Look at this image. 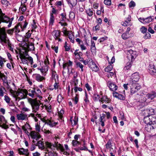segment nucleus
Returning <instances> with one entry per match:
<instances>
[{"instance_id":"473e14b6","label":"nucleus","mask_w":156,"mask_h":156,"mask_svg":"<svg viewBox=\"0 0 156 156\" xmlns=\"http://www.w3.org/2000/svg\"><path fill=\"white\" fill-rule=\"evenodd\" d=\"M73 89L74 90L75 93V94H78L77 92L78 91H82L83 90V89L81 87H78L77 86L74 87L73 88H72L71 91V95H73Z\"/></svg>"},{"instance_id":"ea45409f","label":"nucleus","mask_w":156,"mask_h":156,"mask_svg":"<svg viewBox=\"0 0 156 156\" xmlns=\"http://www.w3.org/2000/svg\"><path fill=\"white\" fill-rule=\"evenodd\" d=\"M131 16L129 15L128 17L126 18V20L123 23L122 25L124 26H126L129 25V22L131 21Z\"/></svg>"},{"instance_id":"e2e57ef3","label":"nucleus","mask_w":156,"mask_h":156,"mask_svg":"<svg viewBox=\"0 0 156 156\" xmlns=\"http://www.w3.org/2000/svg\"><path fill=\"white\" fill-rule=\"evenodd\" d=\"M100 27L99 24H97L96 26L94 27L93 28V30L94 31H96L99 30L100 29Z\"/></svg>"},{"instance_id":"412c9836","label":"nucleus","mask_w":156,"mask_h":156,"mask_svg":"<svg viewBox=\"0 0 156 156\" xmlns=\"http://www.w3.org/2000/svg\"><path fill=\"white\" fill-rule=\"evenodd\" d=\"M113 95L114 97H115L120 100H124L125 99V98L124 95L120 94L116 92H113Z\"/></svg>"},{"instance_id":"69168bd1","label":"nucleus","mask_w":156,"mask_h":156,"mask_svg":"<svg viewBox=\"0 0 156 156\" xmlns=\"http://www.w3.org/2000/svg\"><path fill=\"white\" fill-rule=\"evenodd\" d=\"M70 41L73 43H74V37L73 35L69 34L68 37Z\"/></svg>"},{"instance_id":"4d7b16f0","label":"nucleus","mask_w":156,"mask_h":156,"mask_svg":"<svg viewBox=\"0 0 156 156\" xmlns=\"http://www.w3.org/2000/svg\"><path fill=\"white\" fill-rule=\"evenodd\" d=\"M30 126L29 124L28 123H26L25 125L22 126V129L24 131L27 129H30Z\"/></svg>"},{"instance_id":"338daca9","label":"nucleus","mask_w":156,"mask_h":156,"mask_svg":"<svg viewBox=\"0 0 156 156\" xmlns=\"http://www.w3.org/2000/svg\"><path fill=\"white\" fill-rule=\"evenodd\" d=\"M136 4L133 1H131L129 4V8L134 7L135 6Z\"/></svg>"},{"instance_id":"8fccbe9b","label":"nucleus","mask_w":156,"mask_h":156,"mask_svg":"<svg viewBox=\"0 0 156 156\" xmlns=\"http://www.w3.org/2000/svg\"><path fill=\"white\" fill-rule=\"evenodd\" d=\"M74 55L75 56V58L76 59H77L78 58H79V57H81L83 55V53L81 52H76L75 51L74 53Z\"/></svg>"},{"instance_id":"09e8293b","label":"nucleus","mask_w":156,"mask_h":156,"mask_svg":"<svg viewBox=\"0 0 156 156\" xmlns=\"http://www.w3.org/2000/svg\"><path fill=\"white\" fill-rule=\"evenodd\" d=\"M58 142H57V143H56V145H57V146L56 147V149L58 150V149H59L61 152H63V150L64 149L63 146L61 144H58Z\"/></svg>"},{"instance_id":"20e7f679","label":"nucleus","mask_w":156,"mask_h":156,"mask_svg":"<svg viewBox=\"0 0 156 156\" xmlns=\"http://www.w3.org/2000/svg\"><path fill=\"white\" fill-rule=\"evenodd\" d=\"M27 95V91L25 89H19L16 92V95L15 97L16 100H19L25 98Z\"/></svg>"},{"instance_id":"c03bdc74","label":"nucleus","mask_w":156,"mask_h":156,"mask_svg":"<svg viewBox=\"0 0 156 156\" xmlns=\"http://www.w3.org/2000/svg\"><path fill=\"white\" fill-rule=\"evenodd\" d=\"M96 50L95 43L94 41H91V51L92 52H94Z\"/></svg>"},{"instance_id":"9b49d317","label":"nucleus","mask_w":156,"mask_h":156,"mask_svg":"<svg viewBox=\"0 0 156 156\" xmlns=\"http://www.w3.org/2000/svg\"><path fill=\"white\" fill-rule=\"evenodd\" d=\"M7 122L4 116L0 115V127L5 129L9 128L8 125L7 124Z\"/></svg>"},{"instance_id":"13d9d810","label":"nucleus","mask_w":156,"mask_h":156,"mask_svg":"<svg viewBox=\"0 0 156 156\" xmlns=\"http://www.w3.org/2000/svg\"><path fill=\"white\" fill-rule=\"evenodd\" d=\"M87 14L90 16H91L93 14V12L91 9L89 8L86 11Z\"/></svg>"},{"instance_id":"6e6552de","label":"nucleus","mask_w":156,"mask_h":156,"mask_svg":"<svg viewBox=\"0 0 156 156\" xmlns=\"http://www.w3.org/2000/svg\"><path fill=\"white\" fill-rule=\"evenodd\" d=\"M125 51L127 55V57L131 58V61L133 62L137 56L136 52L130 49H127Z\"/></svg>"},{"instance_id":"49530a36","label":"nucleus","mask_w":156,"mask_h":156,"mask_svg":"<svg viewBox=\"0 0 156 156\" xmlns=\"http://www.w3.org/2000/svg\"><path fill=\"white\" fill-rule=\"evenodd\" d=\"M93 100L94 101H98V100L99 101V100L101 99H100V95L97 93H95L94 94L93 97Z\"/></svg>"},{"instance_id":"ddd939ff","label":"nucleus","mask_w":156,"mask_h":156,"mask_svg":"<svg viewBox=\"0 0 156 156\" xmlns=\"http://www.w3.org/2000/svg\"><path fill=\"white\" fill-rule=\"evenodd\" d=\"M147 70L151 75H155L156 74V66H155L154 63L151 62L148 66Z\"/></svg>"},{"instance_id":"0e129e2a","label":"nucleus","mask_w":156,"mask_h":156,"mask_svg":"<svg viewBox=\"0 0 156 156\" xmlns=\"http://www.w3.org/2000/svg\"><path fill=\"white\" fill-rule=\"evenodd\" d=\"M20 9L22 12H24L26 10V6L25 4H21Z\"/></svg>"},{"instance_id":"39448f33","label":"nucleus","mask_w":156,"mask_h":156,"mask_svg":"<svg viewBox=\"0 0 156 156\" xmlns=\"http://www.w3.org/2000/svg\"><path fill=\"white\" fill-rule=\"evenodd\" d=\"M129 86L130 87V92L131 94L135 93L138 90L140 89V86L137 82L130 81Z\"/></svg>"},{"instance_id":"a878e982","label":"nucleus","mask_w":156,"mask_h":156,"mask_svg":"<svg viewBox=\"0 0 156 156\" xmlns=\"http://www.w3.org/2000/svg\"><path fill=\"white\" fill-rule=\"evenodd\" d=\"M106 116V115L103 113L101 115H100V117L99 119V122L101 123V125L102 126H105L104 122L105 121V117Z\"/></svg>"},{"instance_id":"393cba45","label":"nucleus","mask_w":156,"mask_h":156,"mask_svg":"<svg viewBox=\"0 0 156 156\" xmlns=\"http://www.w3.org/2000/svg\"><path fill=\"white\" fill-rule=\"evenodd\" d=\"M33 76L34 78L38 82L41 81L44 79V77L38 74H34L33 75Z\"/></svg>"},{"instance_id":"cd10ccee","label":"nucleus","mask_w":156,"mask_h":156,"mask_svg":"<svg viewBox=\"0 0 156 156\" xmlns=\"http://www.w3.org/2000/svg\"><path fill=\"white\" fill-rule=\"evenodd\" d=\"M156 96V92H152L147 94L146 95V98L148 99L152 100Z\"/></svg>"},{"instance_id":"f8f14e48","label":"nucleus","mask_w":156,"mask_h":156,"mask_svg":"<svg viewBox=\"0 0 156 156\" xmlns=\"http://www.w3.org/2000/svg\"><path fill=\"white\" fill-rule=\"evenodd\" d=\"M107 86L109 88L110 90L115 92L118 88V86L115 83L111 81H108L107 83Z\"/></svg>"},{"instance_id":"680f3d73","label":"nucleus","mask_w":156,"mask_h":156,"mask_svg":"<svg viewBox=\"0 0 156 156\" xmlns=\"http://www.w3.org/2000/svg\"><path fill=\"white\" fill-rule=\"evenodd\" d=\"M112 66L110 64L109 66H108L105 69V71L107 72H109L112 70Z\"/></svg>"},{"instance_id":"6e6d98bb","label":"nucleus","mask_w":156,"mask_h":156,"mask_svg":"<svg viewBox=\"0 0 156 156\" xmlns=\"http://www.w3.org/2000/svg\"><path fill=\"white\" fill-rule=\"evenodd\" d=\"M129 34L125 32L122 35V37L124 40H126L129 38Z\"/></svg>"},{"instance_id":"58836bf2","label":"nucleus","mask_w":156,"mask_h":156,"mask_svg":"<svg viewBox=\"0 0 156 156\" xmlns=\"http://www.w3.org/2000/svg\"><path fill=\"white\" fill-rule=\"evenodd\" d=\"M52 34L56 38L60 37V33L58 30H55L52 32Z\"/></svg>"},{"instance_id":"c9c22d12","label":"nucleus","mask_w":156,"mask_h":156,"mask_svg":"<svg viewBox=\"0 0 156 156\" xmlns=\"http://www.w3.org/2000/svg\"><path fill=\"white\" fill-rule=\"evenodd\" d=\"M21 30V28L20 26V25L18 24L16 25L13 28V30L16 34H17Z\"/></svg>"},{"instance_id":"c756f323","label":"nucleus","mask_w":156,"mask_h":156,"mask_svg":"<svg viewBox=\"0 0 156 156\" xmlns=\"http://www.w3.org/2000/svg\"><path fill=\"white\" fill-rule=\"evenodd\" d=\"M150 122L151 124H152L153 125V127L156 128V117L155 116H151L149 118Z\"/></svg>"},{"instance_id":"bb28decb","label":"nucleus","mask_w":156,"mask_h":156,"mask_svg":"<svg viewBox=\"0 0 156 156\" xmlns=\"http://www.w3.org/2000/svg\"><path fill=\"white\" fill-rule=\"evenodd\" d=\"M58 79V76L55 71L52 70L51 80L52 82H56V80Z\"/></svg>"},{"instance_id":"052dcab7","label":"nucleus","mask_w":156,"mask_h":156,"mask_svg":"<svg viewBox=\"0 0 156 156\" xmlns=\"http://www.w3.org/2000/svg\"><path fill=\"white\" fill-rule=\"evenodd\" d=\"M79 149L81 151H87V150H88V149L85 146V143L84 142L83 145V147H79Z\"/></svg>"},{"instance_id":"79ce46f5","label":"nucleus","mask_w":156,"mask_h":156,"mask_svg":"<svg viewBox=\"0 0 156 156\" xmlns=\"http://www.w3.org/2000/svg\"><path fill=\"white\" fill-rule=\"evenodd\" d=\"M20 58L21 59L22 62L24 64H27L28 63V61L26 58H25L23 55H20Z\"/></svg>"},{"instance_id":"dca6fc26","label":"nucleus","mask_w":156,"mask_h":156,"mask_svg":"<svg viewBox=\"0 0 156 156\" xmlns=\"http://www.w3.org/2000/svg\"><path fill=\"white\" fill-rule=\"evenodd\" d=\"M16 117L18 120H25L27 119V115L24 113H21L16 115Z\"/></svg>"},{"instance_id":"3c124183","label":"nucleus","mask_w":156,"mask_h":156,"mask_svg":"<svg viewBox=\"0 0 156 156\" xmlns=\"http://www.w3.org/2000/svg\"><path fill=\"white\" fill-rule=\"evenodd\" d=\"M5 90V88L2 86L0 87V97H2L4 96V94L5 93L4 90Z\"/></svg>"},{"instance_id":"de8ad7c7","label":"nucleus","mask_w":156,"mask_h":156,"mask_svg":"<svg viewBox=\"0 0 156 156\" xmlns=\"http://www.w3.org/2000/svg\"><path fill=\"white\" fill-rule=\"evenodd\" d=\"M75 62L76 67L80 68L81 69V71L83 72V66L80 62Z\"/></svg>"},{"instance_id":"423d86ee","label":"nucleus","mask_w":156,"mask_h":156,"mask_svg":"<svg viewBox=\"0 0 156 156\" xmlns=\"http://www.w3.org/2000/svg\"><path fill=\"white\" fill-rule=\"evenodd\" d=\"M46 59H45L44 61V65L43 67L41 68H38V70H40L42 75L45 76L46 73L48 72V69L49 59L48 56H46Z\"/></svg>"},{"instance_id":"a18cd8bd","label":"nucleus","mask_w":156,"mask_h":156,"mask_svg":"<svg viewBox=\"0 0 156 156\" xmlns=\"http://www.w3.org/2000/svg\"><path fill=\"white\" fill-rule=\"evenodd\" d=\"M153 127V125L152 124H151L150 122H149V124L147 125V126L145 127V128L146 130L148 131H150L151 129L156 128H155V127Z\"/></svg>"},{"instance_id":"5701e85b","label":"nucleus","mask_w":156,"mask_h":156,"mask_svg":"<svg viewBox=\"0 0 156 156\" xmlns=\"http://www.w3.org/2000/svg\"><path fill=\"white\" fill-rule=\"evenodd\" d=\"M38 111H37V112ZM33 112V111H32ZM34 113H31L30 114V116L34 118L35 121L36 122H37L38 120V119L37 118V117H38L39 118H40L41 120V119H43V118H41V115L40 114L38 113V112H33Z\"/></svg>"},{"instance_id":"4c0bfd02","label":"nucleus","mask_w":156,"mask_h":156,"mask_svg":"<svg viewBox=\"0 0 156 156\" xmlns=\"http://www.w3.org/2000/svg\"><path fill=\"white\" fill-rule=\"evenodd\" d=\"M72 117H71L70 119V121L71 122L72 125L73 126H74L77 124L78 122V118L76 116L74 117L73 119V122L72 120Z\"/></svg>"},{"instance_id":"603ef678","label":"nucleus","mask_w":156,"mask_h":156,"mask_svg":"<svg viewBox=\"0 0 156 156\" xmlns=\"http://www.w3.org/2000/svg\"><path fill=\"white\" fill-rule=\"evenodd\" d=\"M76 94V96L74 97V98L73 99V100L74 101V104L75 105H76L77 104L78 101H79V95L78 94Z\"/></svg>"},{"instance_id":"2eb2a0df","label":"nucleus","mask_w":156,"mask_h":156,"mask_svg":"<svg viewBox=\"0 0 156 156\" xmlns=\"http://www.w3.org/2000/svg\"><path fill=\"white\" fill-rule=\"evenodd\" d=\"M57 11L54 8H53L51 12L50 13V18L49 22V25H52L54 22L55 18L53 16V14H56Z\"/></svg>"},{"instance_id":"1a4fd4ad","label":"nucleus","mask_w":156,"mask_h":156,"mask_svg":"<svg viewBox=\"0 0 156 156\" xmlns=\"http://www.w3.org/2000/svg\"><path fill=\"white\" fill-rule=\"evenodd\" d=\"M30 135L31 139H33L32 142L34 143H36L39 139L41 138V136L38 132L34 131H32L30 132Z\"/></svg>"},{"instance_id":"f3484780","label":"nucleus","mask_w":156,"mask_h":156,"mask_svg":"<svg viewBox=\"0 0 156 156\" xmlns=\"http://www.w3.org/2000/svg\"><path fill=\"white\" fill-rule=\"evenodd\" d=\"M112 139H109L105 145L106 149L109 150V152H112L113 150H115V149H113V148L112 147Z\"/></svg>"},{"instance_id":"774afa93","label":"nucleus","mask_w":156,"mask_h":156,"mask_svg":"<svg viewBox=\"0 0 156 156\" xmlns=\"http://www.w3.org/2000/svg\"><path fill=\"white\" fill-rule=\"evenodd\" d=\"M49 156H58V154L56 152V151L55 152L54 151L53 152L52 151H49Z\"/></svg>"},{"instance_id":"f257e3e1","label":"nucleus","mask_w":156,"mask_h":156,"mask_svg":"<svg viewBox=\"0 0 156 156\" xmlns=\"http://www.w3.org/2000/svg\"><path fill=\"white\" fill-rule=\"evenodd\" d=\"M36 99H30L29 101L30 104L33 112H36L39 109L42 97L41 96V92L38 88L34 89Z\"/></svg>"},{"instance_id":"e433bc0d","label":"nucleus","mask_w":156,"mask_h":156,"mask_svg":"<svg viewBox=\"0 0 156 156\" xmlns=\"http://www.w3.org/2000/svg\"><path fill=\"white\" fill-rule=\"evenodd\" d=\"M18 24L20 25V26L21 28V31H23L24 29L26 28L28 23L25 21V22H22Z\"/></svg>"},{"instance_id":"864d4df0","label":"nucleus","mask_w":156,"mask_h":156,"mask_svg":"<svg viewBox=\"0 0 156 156\" xmlns=\"http://www.w3.org/2000/svg\"><path fill=\"white\" fill-rule=\"evenodd\" d=\"M1 2L2 5L5 6H8L9 5V2L7 0H1Z\"/></svg>"},{"instance_id":"f03ea898","label":"nucleus","mask_w":156,"mask_h":156,"mask_svg":"<svg viewBox=\"0 0 156 156\" xmlns=\"http://www.w3.org/2000/svg\"><path fill=\"white\" fill-rule=\"evenodd\" d=\"M55 101H51L49 104V116H51L49 118V126L51 127H53L55 126L56 125L58 124V122H53L54 120V116L56 114V112L55 109Z\"/></svg>"},{"instance_id":"0eeeda50","label":"nucleus","mask_w":156,"mask_h":156,"mask_svg":"<svg viewBox=\"0 0 156 156\" xmlns=\"http://www.w3.org/2000/svg\"><path fill=\"white\" fill-rule=\"evenodd\" d=\"M41 121L44 123L42 127V130L46 134L49 133V118L48 117L45 116L41 119Z\"/></svg>"},{"instance_id":"6ab92c4d","label":"nucleus","mask_w":156,"mask_h":156,"mask_svg":"<svg viewBox=\"0 0 156 156\" xmlns=\"http://www.w3.org/2000/svg\"><path fill=\"white\" fill-rule=\"evenodd\" d=\"M88 66L93 71L97 72L99 70V68L98 66L93 61L89 64Z\"/></svg>"},{"instance_id":"a211bd4d","label":"nucleus","mask_w":156,"mask_h":156,"mask_svg":"<svg viewBox=\"0 0 156 156\" xmlns=\"http://www.w3.org/2000/svg\"><path fill=\"white\" fill-rule=\"evenodd\" d=\"M7 77L4 73L0 72V80H2L3 82V85L5 86L8 84L7 80Z\"/></svg>"},{"instance_id":"4468645a","label":"nucleus","mask_w":156,"mask_h":156,"mask_svg":"<svg viewBox=\"0 0 156 156\" xmlns=\"http://www.w3.org/2000/svg\"><path fill=\"white\" fill-rule=\"evenodd\" d=\"M153 16H150L145 18H142L140 17L138 19V20L141 23L146 24L151 22L154 20V18H153Z\"/></svg>"},{"instance_id":"aec40b11","label":"nucleus","mask_w":156,"mask_h":156,"mask_svg":"<svg viewBox=\"0 0 156 156\" xmlns=\"http://www.w3.org/2000/svg\"><path fill=\"white\" fill-rule=\"evenodd\" d=\"M19 153L21 155H24L28 156L29 155L28 150L27 149H24L23 148H19L18 149Z\"/></svg>"},{"instance_id":"c85d7f7f","label":"nucleus","mask_w":156,"mask_h":156,"mask_svg":"<svg viewBox=\"0 0 156 156\" xmlns=\"http://www.w3.org/2000/svg\"><path fill=\"white\" fill-rule=\"evenodd\" d=\"M27 48L29 51H33L35 50L34 44L32 43H29L27 45Z\"/></svg>"},{"instance_id":"a19ab883","label":"nucleus","mask_w":156,"mask_h":156,"mask_svg":"<svg viewBox=\"0 0 156 156\" xmlns=\"http://www.w3.org/2000/svg\"><path fill=\"white\" fill-rule=\"evenodd\" d=\"M132 63L133 62L131 61L130 62H127L124 67V69L126 70L129 69L131 67Z\"/></svg>"},{"instance_id":"b1692460","label":"nucleus","mask_w":156,"mask_h":156,"mask_svg":"<svg viewBox=\"0 0 156 156\" xmlns=\"http://www.w3.org/2000/svg\"><path fill=\"white\" fill-rule=\"evenodd\" d=\"M132 78L131 81L137 82L139 79L140 76L139 75L138 73L137 72L135 73L132 75Z\"/></svg>"},{"instance_id":"f704fd0d","label":"nucleus","mask_w":156,"mask_h":156,"mask_svg":"<svg viewBox=\"0 0 156 156\" xmlns=\"http://www.w3.org/2000/svg\"><path fill=\"white\" fill-rule=\"evenodd\" d=\"M37 143H35L36 146H37L40 149H43L44 147V143L41 140L37 141Z\"/></svg>"},{"instance_id":"4be33fe9","label":"nucleus","mask_w":156,"mask_h":156,"mask_svg":"<svg viewBox=\"0 0 156 156\" xmlns=\"http://www.w3.org/2000/svg\"><path fill=\"white\" fill-rule=\"evenodd\" d=\"M66 1L71 8L75 6L77 3V0H66Z\"/></svg>"},{"instance_id":"5fc2aeb1","label":"nucleus","mask_w":156,"mask_h":156,"mask_svg":"<svg viewBox=\"0 0 156 156\" xmlns=\"http://www.w3.org/2000/svg\"><path fill=\"white\" fill-rule=\"evenodd\" d=\"M72 144L73 146H78L80 144V142L76 140H73L72 141Z\"/></svg>"},{"instance_id":"bf43d9fd","label":"nucleus","mask_w":156,"mask_h":156,"mask_svg":"<svg viewBox=\"0 0 156 156\" xmlns=\"http://www.w3.org/2000/svg\"><path fill=\"white\" fill-rule=\"evenodd\" d=\"M85 97L84 98V100L85 103L86 104H87L88 103H89V101L88 98V95L86 92H85Z\"/></svg>"},{"instance_id":"7c9ffc66","label":"nucleus","mask_w":156,"mask_h":156,"mask_svg":"<svg viewBox=\"0 0 156 156\" xmlns=\"http://www.w3.org/2000/svg\"><path fill=\"white\" fill-rule=\"evenodd\" d=\"M110 100L108 98L107 96H104L101 98V99L99 100L100 101H101L102 103H109L110 102Z\"/></svg>"},{"instance_id":"72a5a7b5","label":"nucleus","mask_w":156,"mask_h":156,"mask_svg":"<svg viewBox=\"0 0 156 156\" xmlns=\"http://www.w3.org/2000/svg\"><path fill=\"white\" fill-rule=\"evenodd\" d=\"M146 112H147L148 114V116L153 115L156 113H155V109H154L152 108L147 109L146 111Z\"/></svg>"},{"instance_id":"37998d69","label":"nucleus","mask_w":156,"mask_h":156,"mask_svg":"<svg viewBox=\"0 0 156 156\" xmlns=\"http://www.w3.org/2000/svg\"><path fill=\"white\" fill-rule=\"evenodd\" d=\"M57 146L56 142H55L54 144H52L49 142V149H51L52 151H54L55 150L56 147Z\"/></svg>"},{"instance_id":"2f4dec72","label":"nucleus","mask_w":156,"mask_h":156,"mask_svg":"<svg viewBox=\"0 0 156 156\" xmlns=\"http://www.w3.org/2000/svg\"><path fill=\"white\" fill-rule=\"evenodd\" d=\"M27 94L32 98H36L34 89H30L27 91Z\"/></svg>"},{"instance_id":"9d476101","label":"nucleus","mask_w":156,"mask_h":156,"mask_svg":"<svg viewBox=\"0 0 156 156\" xmlns=\"http://www.w3.org/2000/svg\"><path fill=\"white\" fill-rule=\"evenodd\" d=\"M2 22L9 23L8 27H10L12 24V20H10L9 18L5 15L2 16L0 15V24Z\"/></svg>"},{"instance_id":"7ed1b4c3","label":"nucleus","mask_w":156,"mask_h":156,"mask_svg":"<svg viewBox=\"0 0 156 156\" xmlns=\"http://www.w3.org/2000/svg\"><path fill=\"white\" fill-rule=\"evenodd\" d=\"M9 38L7 37L5 27H0V43L2 45L8 42Z\"/></svg>"}]
</instances>
